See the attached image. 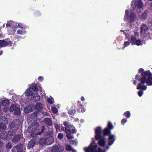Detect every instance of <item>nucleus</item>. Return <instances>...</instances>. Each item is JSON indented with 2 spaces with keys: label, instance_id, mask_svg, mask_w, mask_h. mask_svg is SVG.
<instances>
[{
  "label": "nucleus",
  "instance_id": "nucleus-1",
  "mask_svg": "<svg viewBox=\"0 0 152 152\" xmlns=\"http://www.w3.org/2000/svg\"><path fill=\"white\" fill-rule=\"evenodd\" d=\"M135 79L140 82L138 83L137 89L140 90L138 92V94L140 97L141 96L143 93V91L146 89L147 87L144 85L146 83L147 85H152V73L149 70L144 71V69L140 68L138 70V74L135 76Z\"/></svg>",
  "mask_w": 152,
  "mask_h": 152
},
{
  "label": "nucleus",
  "instance_id": "nucleus-2",
  "mask_svg": "<svg viewBox=\"0 0 152 152\" xmlns=\"http://www.w3.org/2000/svg\"><path fill=\"white\" fill-rule=\"evenodd\" d=\"M102 129L101 127L98 126L95 129V138L96 140H98V142L99 145L103 148L105 146L106 142L105 137L101 135Z\"/></svg>",
  "mask_w": 152,
  "mask_h": 152
},
{
  "label": "nucleus",
  "instance_id": "nucleus-3",
  "mask_svg": "<svg viewBox=\"0 0 152 152\" xmlns=\"http://www.w3.org/2000/svg\"><path fill=\"white\" fill-rule=\"evenodd\" d=\"M54 141V138L52 136H50L46 138H40L39 140V143L42 145H48L52 144Z\"/></svg>",
  "mask_w": 152,
  "mask_h": 152
},
{
  "label": "nucleus",
  "instance_id": "nucleus-4",
  "mask_svg": "<svg viewBox=\"0 0 152 152\" xmlns=\"http://www.w3.org/2000/svg\"><path fill=\"white\" fill-rule=\"evenodd\" d=\"M66 137L68 139H71L74 138L71 135V134L74 133L76 134L77 130L75 129V128L74 126L71 125L69 126L67 129L66 130Z\"/></svg>",
  "mask_w": 152,
  "mask_h": 152
},
{
  "label": "nucleus",
  "instance_id": "nucleus-5",
  "mask_svg": "<svg viewBox=\"0 0 152 152\" xmlns=\"http://www.w3.org/2000/svg\"><path fill=\"white\" fill-rule=\"evenodd\" d=\"M20 125V121L19 119L14 120L11 123L10 126L11 130L18 131Z\"/></svg>",
  "mask_w": 152,
  "mask_h": 152
},
{
  "label": "nucleus",
  "instance_id": "nucleus-6",
  "mask_svg": "<svg viewBox=\"0 0 152 152\" xmlns=\"http://www.w3.org/2000/svg\"><path fill=\"white\" fill-rule=\"evenodd\" d=\"M36 129H34V128L33 127V126H32L31 124L29 126L27 129V131L28 133H32V134L34 133L35 134L37 135H40L42 133L44 132V131L45 130V127L44 126H42V128L41 129V131L40 132H37L35 130Z\"/></svg>",
  "mask_w": 152,
  "mask_h": 152
},
{
  "label": "nucleus",
  "instance_id": "nucleus-7",
  "mask_svg": "<svg viewBox=\"0 0 152 152\" xmlns=\"http://www.w3.org/2000/svg\"><path fill=\"white\" fill-rule=\"evenodd\" d=\"M93 142H91L87 148H84L86 152H94L95 149H96L98 145L95 143V141L94 139H92Z\"/></svg>",
  "mask_w": 152,
  "mask_h": 152
},
{
  "label": "nucleus",
  "instance_id": "nucleus-8",
  "mask_svg": "<svg viewBox=\"0 0 152 152\" xmlns=\"http://www.w3.org/2000/svg\"><path fill=\"white\" fill-rule=\"evenodd\" d=\"M131 6L133 8H135L137 7L138 9H143L144 4L141 0H140L137 1L136 0H134L132 2Z\"/></svg>",
  "mask_w": 152,
  "mask_h": 152
},
{
  "label": "nucleus",
  "instance_id": "nucleus-9",
  "mask_svg": "<svg viewBox=\"0 0 152 152\" xmlns=\"http://www.w3.org/2000/svg\"><path fill=\"white\" fill-rule=\"evenodd\" d=\"M12 42L10 40L9 38H7L4 39L0 40V47H5L7 45L12 46Z\"/></svg>",
  "mask_w": 152,
  "mask_h": 152
},
{
  "label": "nucleus",
  "instance_id": "nucleus-10",
  "mask_svg": "<svg viewBox=\"0 0 152 152\" xmlns=\"http://www.w3.org/2000/svg\"><path fill=\"white\" fill-rule=\"evenodd\" d=\"M9 110L11 112H14L15 115H19L20 113V107H17L15 104H12L10 106Z\"/></svg>",
  "mask_w": 152,
  "mask_h": 152
},
{
  "label": "nucleus",
  "instance_id": "nucleus-11",
  "mask_svg": "<svg viewBox=\"0 0 152 152\" xmlns=\"http://www.w3.org/2000/svg\"><path fill=\"white\" fill-rule=\"evenodd\" d=\"M24 144L19 143L17 145L14 146L12 148V152H23Z\"/></svg>",
  "mask_w": 152,
  "mask_h": 152
},
{
  "label": "nucleus",
  "instance_id": "nucleus-12",
  "mask_svg": "<svg viewBox=\"0 0 152 152\" xmlns=\"http://www.w3.org/2000/svg\"><path fill=\"white\" fill-rule=\"evenodd\" d=\"M64 149L63 146L55 144L52 147L51 151V152H63Z\"/></svg>",
  "mask_w": 152,
  "mask_h": 152
},
{
  "label": "nucleus",
  "instance_id": "nucleus-13",
  "mask_svg": "<svg viewBox=\"0 0 152 152\" xmlns=\"http://www.w3.org/2000/svg\"><path fill=\"white\" fill-rule=\"evenodd\" d=\"M140 33L141 35H145L148 30L147 25L144 23L142 24L140 27Z\"/></svg>",
  "mask_w": 152,
  "mask_h": 152
},
{
  "label": "nucleus",
  "instance_id": "nucleus-14",
  "mask_svg": "<svg viewBox=\"0 0 152 152\" xmlns=\"http://www.w3.org/2000/svg\"><path fill=\"white\" fill-rule=\"evenodd\" d=\"M37 139L35 138H33L28 143V147L29 149L33 148L36 145L37 141Z\"/></svg>",
  "mask_w": 152,
  "mask_h": 152
},
{
  "label": "nucleus",
  "instance_id": "nucleus-15",
  "mask_svg": "<svg viewBox=\"0 0 152 152\" xmlns=\"http://www.w3.org/2000/svg\"><path fill=\"white\" fill-rule=\"evenodd\" d=\"M34 105L31 104L25 107L24 111L26 113H29L33 111L34 109L33 108Z\"/></svg>",
  "mask_w": 152,
  "mask_h": 152
},
{
  "label": "nucleus",
  "instance_id": "nucleus-16",
  "mask_svg": "<svg viewBox=\"0 0 152 152\" xmlns=\"http://www.w3.org/2000/svg\"><path fill=\"white\" fill-rule=\"evenodd\" d=\"M43 122L47 126H50L52 125V121L51 118H46L43 120Z\"/></svg>",
  "mask_w": 152,
  "mask_h": 152
},
{
  "label": "nucleus",
  "instance_id": "nucleus-17",
  "mask_svg": "<svg viewBox=\"0 0 152 152\" xmlns=\"http://www.w3.org/2000/svg\"><path fill=\"white\" fill-rule=\"evenodd\" d=\"M21 138L20 134H18L15 135L14 137L12 139V141L14 143H16L19 141Z\"/></svg>",
  "mask_w": 152,
  "mask_h": 152
},
{
  "label": "nucleus",
  "instance_id": "nucleus-18",
  "mask_svg": "<svg viewBox=\"0 0 152 152\" xmlns=\"http://www.w3.org/2000/svg\"><path fill=\"white\" fill-rule=\"evenodd\" d=\"M4 130L2 131L0 133V138L3 140H6L8 137L7 132Z\"/></svg>",
  "mask_w": 152,
  "mask_h": 152
},
{
  "label": "nucleus",
  "instance_id": "nucleus-19",
  "mask_svg": "<svg viewBox=\"0 0 152 152\" xmlns=\"http://www.w3.org/2000/svg\"><path fill=\"white\" fill-rule=\"evenodd\" d=\"M136 18V16L135 13L131 12L129 16V21L131 23L134 22Z\"/></svg>",
  "mask_w": 152,
  "mask_h": 152
},
{
  "label": "nucleus",
  "instance_id": "nucleus-20",
  "mask_svg": "<svg viewBox=\"0 0 152 152\" xmlns=\"http://www.w3.org/2000/svg\"><path fill=\"white\" fill-rule=\"evenodd\" d=\"M103 136H108L109 137L110 136L112 135H111V130L108 129V128H105L103 131Z\"/></svg>",
  "mask_w": 152,
  "mask_h": 152
},
{
  "label": "nucleus",
  "instance_id": "nucleus-21",
  "mask_svg": "<svg viewBox=\"0 0 152 152\" xmlns=\"http://www.w3.org/2000/svg\"><path fill=\"white\" fill-rule=\"evenodd\" d=\"M115 136L114 135H112L111 136H110L108 138V140H109L108 143V145L110 146L112 145L114 142L115 139H114Z\"/></svg>",
  "mask_w": 152,
  "mask_h": 152
},
{
  "label": "nucleus",
  "instance_id": "nucleus-22",
  "mask_svg": "<svg viewBox=\"0 0 152 152\" xmlns=\"http://www.w3.org/2000/svg\"><path fill=\"white\" fill-rule=\"evenodd\" d=\"M30 90L32 89L34 91L36 92L39 91V89L35 84L32 83L31 84L28 88Z\"/></svg>",
  "mask_w": 152,
  "mask_h": 152
},
{
  "label": "nucleus",
  "instance_id": "nucleus-23",
  "mask_svg": "<svg viewBox=\"0 0 152 152\" xmlns=\"http://www.w3.org/2000/svg\"><path fill=\"white\" fill-rule=\"evenodd\" d=\"M75 107V106L72 107L68 111V114L69 115H74L76 112Z\"/></svg>",
  "mask_w": 152,
  "mask_h": 152
},
{
  "label": "nucleus",
  "instance_id": "nucleus-24",
  "mask_svg": "<svg viewBox=\"0 0 152 152\" xmlns=\"http://www.w3.org/2000/svg\"><path fill=\"white\" fill-rule=\"evenodd\" d=\"M34 107H33V108L34 110H39L42 109L43 106L42 104L40 103H37L36 105H34Z\"/></svg>",
  "mask_w": 152,
  "mask_h": 152
},
{
  "label": "nucleus",
  "instance_id": "nucleus-25",
  "mask_svg": "<svg viewBox=\"0 0 152 152\" xmlns=\"http://www.w3.org/2000/svg\"><path fill=\"white\" fill-rule=\"evenodd\" d=\"M33 94V91L28 88L27 89L26 92L24 93L25 96L27 97H28L32 96Z\"/></svg>",
  "mask_w": 152,
  "mask_h": 152
},
{
  "label": "nucleus",
  "instance_id": "nucleus-26",
  "mask_svg": "<svg viewBox=\"0 0 152 152\" xmlns=\"http://www.w3.org/2000/svg\"><path fill=\"white\" fill-rule=\"evenodd\" d=\"M38 112L36 111L31 114L30 117L33 121H36L37 119Z\"/></svg>",
  "mask_w": 152,
  "mask_h": 152
},
{
  "label": "nucleus",
  "instance_id": "nucleus-27",
  "mask_svg": "<svg viewBox=\"0 0 152 152\" xmlns=\"http://www.w3.org/2000/svg\"><path fill=\"white\" fill-rule=\"evenodd\" d=\"M0 121L4 125L6 124H7L8 123V120L7 118L4 116H0Z\"/></svg>",
  "mask_w": 152,
  "mask_h": 152
},
{
  "label": "nucleus",
  "instance_id": "nucleus-28",
  "mask_svg": "<svg viewBox=\"0 0 152 152\" xmlns=\"http://www.w3.org/2000/svg\"><path fill=\"white\" fill-rule=\"evenodd\" d=\"M17 131H15L14 130H9L7 132V134L8 137V136H13L17 134Z\"/></svg>",
  "mask_w": 152,
  "mask_h": 152
},
{
  "label": "nucleus",
  "instance_id": "nucleus-29",
  "mask_svg": "<svg viewBox=\"0 0 152 152\" xmlns=\"http://www.w3.org/2000/svg\"><path fill=\"white\" fill-rule=\"evenodd\" d=\"M15 24V22L12 20L8 21L6 25V27H12L14 26Z\"/></svg>",
  "mask_w": 152,
  "mask_h": 152
},
{
  "label": "nucleus",
  "instance_id": "nucleus-30",
  "mask_svg": "<svg viewBox=\"0 0 152 152\" xmlns=\"http://www.w3.org/2000/svg\"><path fill=\"white\" fill-rule=\"evenodd\" d=\"M31 124L32 126H33V127L34 128V129H36L35 130L37 132H38V131H39V132L41 131V129L42 128V126L41 127V128L40 129H38L37 128L39 126V124L37 122H34Z\"/></svg>",
  "mask_w": 152,
  "mask_h": 152
},
{
  "label": "nucleus",
  "instance_id": "nucleus-31",
  "mask_svg": "<svg viewBox=\"0 0 152 152\" xmlns=\"http://www.w3.org/2000/svg\"><path fill=\"white\" fill-rule=\"evenodd\" d=\"M148 12V10L145 11L142 14L141 19L142 20H144L147 18Z\"/></svg>",
  "mask_w": 152,
  "mask_h": 152
},
{
  "label": "nucleus",
  "instance_id": "nucleus-32",
  "mask_svg": "<svg viewBox=\"0 0 152 152\" xmlns=\"http://www.w3.org/2000/svg\"><path fill=\"white\" fill-rule=\"evenodd\" d=\"M78 106H80V108L78 109V111L79 112H82V113H83L85 111V109L83 108V106L80 104V102H78Z\"/></svg>",
  "mask_w": 152,
  "mask_h": 152
},
{
  "label": "nucleus",
  "instance_id": "nucleus-33",
  "mask_svg": "<svg viewBox=\"0 0 152 152\" xmlns=\"http://www.w3.org/2000/svg\"><path fill=\"white\" fill-rule=\"evenodd\" d=\"M40 99V97L39 95L38 94H36L34 95L33 97V100L35 102H37Z\"/></svg>",
  "mask_w": 152,
  "mask_h": 152
},
{
  "label": "nucleus",
  "instance_id": "nucleus-34",
  "mask_svg": "<svg viewBox=\"0 0 152 152\" xmlns=\"http://www.w3.org/2000/svg\"><path fill=\"white\" fill-rule=\"evenodd\" d=\"M143 42L142 41H141L139 39H137L135 41V42L134 45H136L138 46L140 45H143Z\"/></svg>",
  "mask_w": 152,
  "mask_h": 152
},
{
  "label": "nucleus",
  "instance_id": "nucleus-35",
  "mask_svg": "<svg viewBox=\"0 0 152 152\" xmlns=\"http://www.w3.org/2000/svg\"><path fill=\"white\" fill-rule=\"evenodd\" d=\"M136 39L137 38L135 37H134L133 35L132 36L130 42L132 45H134L135 41L137 40Z\"/></svg>",
  "mask_w": 152,
  "mask_h": 152
},
{
  "label": "nucleus",
  "instance_id": "nucleus-36",
  "mask_svg": "<svg viewBox=\"0 0 152 152\" xmlns=\"http://www.w3.org/2000/svg\"><path fill=\"white\" fill-rule=\"evenodd\" d=\"M129 12L128 10H126L125 16L124 18V19L125 20H127L129 19Z\"/></svg>",
  "mask_w": 152,
  "mask_h": 152
},
{
  "label": "nucleus",
  "instance_id": "nucleus-37",
  "mask_svg": "<svg viewBox=\"0 0 152 152\" xmlns=\"http://www.w3.org/2000/svg\"><path fill=\"white\" fill-rule=\"evenodd\" d=\"M1 104L2 106H5L9 104V101L7 100H3L2 101Z\"/></svg>",
  "mask_w": 152,
  "mask_h": 152
},
{
  "label": "nucleus",
  "instance_id": "nucleus-38",
  "mask_svg": "<svg viewBox=\"0 0 152 152\" xmlns=\"http://www.w3.org/2000/svg\"><path fill=\"white\" fill-rule=\"evenodd\" d=\"M106 128H108L110 130L112 129L113 128V126L112 123L110 121H109L107 126V127Z\"/></svg>",
  "mask_w": 152,
  "mask_h": 152
},
{
  "label": "nucleus",
  "instance_id": "nucleus-39",
  "mask_svg": "<svg viewBox=\"0 0 152 152\" xmlns=\"http://www.w3.org/2000/svg\"><path fill=\"white\" fill-rule=\"evenodd\" d=\"M6 128V127L3 124L0 123V132H1L4 130H5Z\"/></svg>",
  "mask_w": 152,
  "mask_h": 152
},
{
  "label": "nucleus",
  "instance_id": "nucleus-40",
  "mask_svg": "<svg viewBox=\"0 0 152 152\" xmlns=\"http://www.w3.org/2000/svg\"><path fill=\"white\" fill-rule=\"evenodd\" d=\"M123 115L127 118H129L131 115L129 111L125 112Z\"/></svg>",
  "mask_w": 152,
  "mask_h": 152
},
{
  "label": "nucleus",
  "instance_id": "nucleus-41",
  "mask_svg": "<svg viewBox=\"0 0 152 152\" xmlns=\"http://www.w3.org/2000/svg\"><path fill=\"white\" fill-rule=\"evenodd\" d=\"M6 147L7 149H10L12 147V144L10 142H8L6 144Z\"/></svg>",
  "mask_w": 152,
  "mask_h": 152
},
{
  "label": "nucleus",
  "instance_id": "nucleus-42",
  "mask_svg": "<svg viewBox=\"0 0 152 152\" xmlns=\"http://www.w3.org/2000/svg\"><path fill=\"white\" fill-rule=\"evenodd\" d=\"M54 126L56 130L60 131V126L56 123L54 124Z\"/></svg>",
  "mask_w": 152,
  "mask_h": 152
},
{
  "label": "nucleus",
  "instance_id": "nucleus-43",
  "mask_svg": "<svg viewBox=\"0 0 152 152\" xmlns=\"http://www.w3.org/2000/svg\"><path fill=\"white\" fill-rule=\"evenodd\" d=\"M57 137L60 140L62 139L64 137L63 134L62 133H59L58 134Z\"/></svg>",
  "mask_w": 152,
  "mask_h": 152
},
{
  "label": "nucleus",
  "instance_id": "nucleus-44",
  "mask_svg": "<svg viewBox=\"0 0 152 152\" xmlns=\"http://www.w3.org/2000/svg\"><path fill=\"white\" fill-rule=\"evenodd\" d=\"M53 101V98H49L48 99V102L50 104H53V103H54Z\"/></svg>",
  "mask_w": 152,
  "mask_h": 152
},
{
  "label": "nucleus",
  "instance_id": "nucleus-45",
  "mask_svg": "<svg viewBox=\"0 0 152 152\" xmlns=\"http://www.w3.org/2000/svg\"><path fill=\"white\" fill-rule=\"evenodd\" d=\"M52 111L54 113H56L58 112V110L56 107H53L52 108Z\"/></svg>",
  "mask_w": 152,
  "mask_h": 152
},
{
  "label": "nucleus",
  "instance_id": "nucleus-46",
  "mask_svg": "<svg viewBox=\"0 0 152 152\" xmlns=\"http://www.w3.org/2000/svg\"><path fill=\"white\" fill-rule=\"evenodd\" d=\"M17 32L18 34H24V32L20 29H18L17 30Z\"/></svg>",
  "mask_w": 152,
  "mask_h": 152
},
{
  "label": "nucleus",
  "instance_id": "nucleus-47",
  "mask_svg": "<svg viewBox=\"0 0 152 152\" xmlns=\"http://www.w3.org/2000/svg\"><path fill=\"white\" fill-rule=\"evenodd\" d=\"M64 126L67 128L69 126L71 125L69 124L67 121H65L64 122Z\"/></svg>",
  "mask_w": 152,
  "mask_h": 152
},
{
  "label": "nucleus",
  "instance_id": "nucleus-48",
  "mask_svg": "<svg viewBox=\"0 0 152 152\" xmlns=\"http://www.w3.org/2000/svg\"><path fill=\"white\" fill-rule=\"evenodd\" d=\"M102 149L100 147H99L97 149V150L95 149V151L94 152H102Z\"/></svg>",
  "mask_w": 152,
  "mask_h": 152
},
{
  "label": "nucleus",
  "instance_id": "nucleus-49",
  "mask_svg": "<svg viewBox=\"0 0 152 152\" xmlns=\"http://www.w3.org/2000/svg\"><path fill=\"white\" fill-rule=\"evenodd\" d=\"M127 121V119L126 118L123 119L121 121V124L124 125Z\"/></svg>",
  "mask_w": 152,
  "mask_h": 152
},
{
  "label": "nucleus",
  "instance_id": "nucleus-50",
  "mask_svg": "<svg viewBox=\"0 0 152 152\" xmlns=\"http://www.w3.org/2000/svg\"><path fill=\"white\" fill-rule=\"evenodd\" d=\"M66 149L67 151H71L72 150V147L70 145H68L66 147Z\"/></svg>",
  "mask_w": 152,
  "mask_h": 152
},
{
  "label": "nucleus",
  "instance_id": "nucleus-51",
  "mask_svg": "<svg viewBox=\"0 0 152 152\" xmlns=\"http://www.w3.org/2000/svg\"><path fill=\"white\" fill-rule=\"evenodd\" d=\"M8 110V108L6 107H4L3 108V111L5 112V113H7V112Z\"/></svg>",
  "mask_w": 152,
  "mask_h": 152
},
{
  "label": "nucleus",
  "instance_id": "nucleus-52",
  "mask_svg": "<svg viewBox=\"0 0 152 152\" xmlns=\"http://www.w3.org/2000/svg\"><path fill=\"white\" fill-rule=\"evenodd\" d=\"M129 45V41H126L124 42V45L125 47L128 46Z\"/></svg>",
  "mask_w": 152,
  "mask_h": 152
},
{
  "label": "nucleus",
  "instance_id": "nucleus-53",
  "mask_svg": "<svg viewBox=\"0 0 152 152\" xmlns=\"http://www.w3.org/2000/svg\"><path fill=\"white\" fill-rule=\"evenodd\" d=\"M38 80L40 81H43V78L42 76H39L38 77Z\"/></svg>",
  "mask_w": 152,
  "mask_h": 152
},
{
  "label": "nucleus",
  "instance_id": "nucleus-54",
  "mask_svg": "<svg viewBox=\"0 0 152 152\" xmlns=\"http://www.w3.org/2000/svg\"><path fill=\"white\" fill-rule=\"evenodd\" d=\"M4 144L2 141H0V147L2 148L4 146Z\"/></svg>",
  "mask_w": 152,
  "mask_h": 152
},
{
  "label": "nucleus",
  "instance_id": "nucleus-55",
  "mask_svg": "<svg viewBox=\"0 0 152 152\" xmlns=\"http://www.w3.org/2000/svg\"><path fill=\"white\" fill-rule=\"evenodd\" d=\"M61 131H65L66 132V130L67 129V128L65 127H61Z\"/></svg>",
  "mask_w": 152,
  "mask_h": 152
},
{
  "label": "nucleus",
  "instance_id": "nucleus-56",
  "mask_svg": "<svg viewBox=\"0 0 152 152\" xmlns=\"http://www.w3.org/2000/svg\"><path fill=\"white\" fill-rule=\"evenodd\" d=\"M138 35H139L138 33L137 32H135L134 33V35L133 36H134V37H136L138 36Z\"/></svg>",
  "mask_w": 152,
  "mask_h": 152
},
{
  "label": "nucleus",
  "instance_id": "nucleus-57",
  "mask_svg": "<svg viewBox=\"0 0 152 152\" xmlns=\"http://www.w3.org/2000/svg\"><path fill=\"white\" fill-rule=\"evenodd\" d=\"M133 83L134 85H136L137 83V82L136 80H134L133 81Z\"/></svg>",
  "mask_w": 152,
  "mask_h": 152
},
{
  "label": "nucleus",
  "instance_id": "nucleus-58",
  "mask_svg": "<svg viewBox=\"0 0 152 152\" xmlns=\"http://www.w3.org/2000/svg\"><path fill=\"white\" fill-rule=\"evenodd\" d=\"M81 100L82 101H84L85 100V98L83 96H82L81 98Z\"/></svg>",
  "mask_w": 152,
  "mask_h": 152
},
{
  "label": "nucleus",
  "instance_id": "nucleus-59",
  "mask_svg": "<svg viewBox=\"0 0 152 152\" xmlns=\"http://www.w3.org/2000/svg\"><path fill=\"white\" fill-rule=\"evenodd\" d=\"M109 148V145H107V146L105 148V150H107Z\"/></svg>",
  "mask_w": 152,
  "mask_h": 152
},
{
  "label": "nucleus",
  "instance_id": "nucleus-60",
  "mask_svg": "<svg viewBox=\"0 0 152 152\" xmlns=\"http://www.w3.org/2000/svg\"><path fill=\"white\" fill-rule=\"evenodd\" d=\"M3 53V50L0 51V56H1Z\"/></svg>",
  "mask_w": 152,
  "mask_h": 152
},
{
  "label": "nucleus",
  "instance_id": "nucleus-61",
  "mask_svg": "<svg viewBox=\"0 0 152 152\" xmlns=\"http://www.w3.org/2000/svg\"><path fill=\"white\" fill-rule=\"evenodd\" d=\"M102 152H106L105 150L104 149L102 150Z\"/></svg>",
  "mask_w": 152,
  "mask_h": 152
},
{
  "label": "nucleus",
  "instance_id": "nucleus-62",
  "mask_svg": "<svg viewBox=\"0 0 152 152\" xmlns=\"http://www.w3.org/2000/svg\"><path fill=\"white\" fill-rule=\"evenodd\" d=\"M5 26V24L4 23V24H3V25L2 26L3 28Z\"/></svg>",
  "mask_w": 152,
  "mask_h": 152
},
{
  "label": "nucleus",
  "instance_id": "nucleus-63",
  "mask_svg": "<svg viewBox=\"0 0 152 152\" xmlns=\"http://www.w3.org/2000/svg\"><path fill=\"white\" fill-rule=\"evenodd\" d=\"M125 31H123V32H124V34H126V33H125Z\"/></svg>",
  "mask_w": 152,
  "mask_h": 152
}]
</instances>
